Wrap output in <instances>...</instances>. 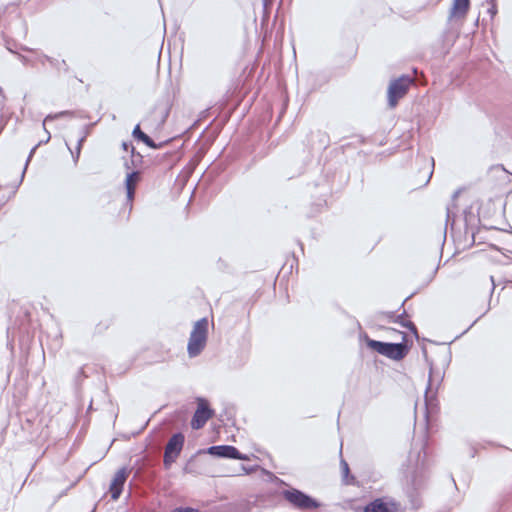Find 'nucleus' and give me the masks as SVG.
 Instances as JSON below:
<instances>
[{
    "instance_id": "f257e3e1",
    "label": "nucleus",
    "mask_w": 512,
    "mask_h": 512,
    "mask_svg": "<svg viewBox=\"0 0 512 512\" xmlns=\"http://www.w3.org/2000/svg\"><path fill=\"white\" fill-rule=\"evenodd\" d=\"M208 324V319L206 317L195 322L187 345V352L190 358L198 356L205 348L208 335Z\"/></svg>"
},
{
    "instance_id": "f03ea898",
    "label": "nucleus",
    "mask_w": 512,
    "mask_h": 512,
    "mask_svg": "<svg viewBox=\"0 0 512 512\" xmlns=\"http://www.w3.org/2000/svg\"><path fill=\"white\" fill-rule=\"evenodd\" d=\"M367 345L377 353L392 360H402L408 353V346L405 343H388L369 339Z\"/></svg>"
},
{
    "instance_id": "7ed1b4c3",
    "label": "nucleus",
    "mask_w": 512,
    "mask_h": 512,
    "mask_svg": "<svg viewBox=\"0 0 512 512\" xmlns=\"http://www.w3.org/2000/svg\"><path fill=\"white\" fill-rule=\"evenodd\" d=\"M282 496L294 508L301 511L315 510L320 506L316 499L295 488L283 490Z\"/></svg>"
},
{
    "instance_id": "20e7f679",
    "label": "nucleus",
    "mask_w": 512,
    "mask_h": 512,
    "mask_svg": "<svg viewBox=\"0 0 512 512\" xmlns=\"http://www.w3.org/2000/svg\"><path fill=\"white\" fill-rule=\"evenodd\" d=\"M412 83L413 79L407 75H402L391 81L388 87V104L390 107L396 106L398 100L407 93Z\"/></svg>"
},
{
    "instance_id": "39448f33",
    "label": "nucleus",
    "mask_w": 512,
    "mask_h": 512,
    "mask_svg": "<svg viewBox=\"0 0 512 512\" xmlns=\"http://www.w3.org/2000/svg\"><path fill=\"white\" fill-rule=\"evenodd\" d=\"M363 512H402L401 505L391 498H376L369 502Z\"/></svg>"
},
{
    "instance_id": "423d86ee",
    "label": "nucleus",
    "mask_w": 512,
    "mask_h": 512,
    "mask_svg": "<svg viewBox=\"0 0 512 512\" xmlns=\"http://www.w3.org/2000/svg\"><path fill=\"white\" fill-rule=\"evenodd\" d=\"M214 412L209 408L205 399H198L197 409L191 420V427L195 430L201 429L207 421L213 416Z\"/></svg>"
},
{
    "instance_id": "0eeeda50",
    "label": "nucleus",
    "mask_w": 512,
    "mask_h": 512,
    "mask_svg": "<svg viewBox=\"0 0 512 512\" xmlns=\"http://www.w3.org/2000/svg\"><path fill=\"white\" fill-rule=\"evenodd\" d=\"M207 452L210 455L221 457V458H229V459H239V460H247L248 457L239 452V450L231 445H217L211 446L208 448Z\"/></svg>"
},
{
    "instance_id": "6e6552de",
    "label": "nucleus",
    "mask_w": 512,
    "mask_h": 512,
    "mask_svg": "<svg viewBox=\"0 0 512 512\" xmlns=\"http://www.w3.org/2000/svg\"><path fill=\"white\" fill-rule=\"evenodd\" d=\"M129 471L126 467L120 468L114 475V478L110 484L109 491L111 494V498L113 500H118L122 491L124 484L127 480Z\"/></svg>"
},
{
    "instance_id": "1a4fd4ad",
    "label": "nucleus",
    "mask_w": 512,
    "mask_h": 512,
    "mask_svg": "<svg viewBox=\"0 0 512 512\" xmlns=\"http://www.w3.org/2000/svg\"><path fill=\"white\" fill-rule=\"evenodd\" d=\"M470 6L469 0H453L452 7L449 12V19H463Z\"/></svg>"
},
{
    "instance_id": "9d476101",
    "label": "nucleus",
    "mask_w": 512,
    "mask_h": 512,
    "mask_svg": "<svg viewBox=\"0 0 512 512\" xmlns=\"http://www.w3.org/2000/svg\"><path fill=\"white\" fill-rule=\"evenodd\" d=\"M184 441H185V437L182 433H180V432L175 433L168 440V443L166 444L164 452L179 456V454L182 451Z\"/></svg>"
},
{
    "instance_id": "9b49d317",
    "label": "nucleus",
    "mask_w": 512,
    "mask_h": 512,
    "mask_svg": "<svg viewBox=\"0 0 512 512\" xmlns=\"http://www.w3.org/2000/svg\"><path fill=\"white\" fill-rule=\"evenodd\" d=\"M22 428L28 432L27 439L29 441H36L42 438L43 426L40 422L35 424L31 420H26L22 425Z\"/></svg>"
},
{
    "instance_id": "f8f14e48",
    "label": "nucleus",
    "mask_w": 512,
    "mask_h": 512,
    "mask_svg": "<svg viewBox=\"0 0 512 512\" xmlns=\"http://www.w3.org/2000/svg\"><path fill=\"white\" fill-rule=\"evenodd\" d=\"M140 179V173L138 171H133L129 173L126 177L125 185H126V192H127V201L131 203L134 199L135 195V188L137 185V182Z\"/></svg>"
},
{
    "instance_id": "ddd939ff",
    "label": "nucleus",
    "mask_w": 512,
    "mask_h": 512,
    "mask_svg": "<svg viewBox=\"0 0 512 512\" xmlns=\"http://www.w3.org/2000/svg\"><path fill=\"white\" fill-rule=\"evenodd\" d=\"M132 136L137 139V140H140L142 142H144L148 147L150 148H159L161 146L160 145H157L147 134H145L141 128H140V125L137 124L133 131H132Z\"/></svg>"
},
{
    "instance_id": "4468645a",
    "label": "nucleus",
    "mask_w": 512,
    "mask_h": 512,
    "mask_svg": "<svg viewBox=\"0 0 512 512\" xmlns=\"http://www.w3.org/2000/svg\"><path fill=\"white\" fill-rule=\"evenodd\" d=\"M405 317L406 312L404 311L402 314L395 316L393 321L395 323H398L402 327L408 328L416 337H418L416 326L414 325L413 322L406 320Z\"/></svg>"
},
{
    "instance_id": "2eb2a0df",
    "label": "nucleus",
    "mask_w": 512,
    "mask_h": 512,
    "mask_svg": "<svg viewBox=\"0 0 512 512\" xmlns=\"http://www.w3.org/2000/svg\"><path fill=\"white\" fill-rule=\"evenodd\" d=\"M67 115H70V112L69 111H61L59 113H55V114H49L45 117L44 121H43V128L44 130L47 132L48 134V137L47 139L44 141V143H47L51 136H50V133L46 130V127H45V124L46 122L50 121V120H54V119H57V118H60V117H63V116H67Z\"/></svg>"
},
{
    "instance_id": "dca6fc26",
    "label": "nucleus",
    "mask_w": 512,
    "mask_h": 512,
    "mask_svg": "<svg viewBox=\"0 0 512 512\" xmlns=\"http://www.w3.org/2000/svg\"><path fill=\"white\" fill-rule=\"evenodd\" d=\"M88 133H89L88 126H84L80 131V137L77 142V156L80 155V153H81L82 145L85 142V140L88 136Z\"/></svg>"
},
{
    "instance_id": "f3484780",
    "label": "nucleus",
    "mask_w": 512,
    "mask_h": 512,
    "mask_svg": "<svg viewBox=\"0 0 512 512\" xmlns=\"http://www.w3.org/2000/svg\"><path fill=\"white\" fill-rule=\"evenodd\" d=\"M340 467L342 471L343 480L345 481L346 484L350 483L349 481H347L350 472L349 465L343 458L340 461Z\"/></svg>"
},
{
    "instance_id": "a211bd4d",
    "label": "nucleus",
    "mask_w": 512,
    "mask_h": 512,
    "mask_svg": "<svg viewBox=\"0 0 512 512\" xmlns=\"http://www.w3.org/2000/svg\"><path fill=\"white\" fill-rule=\"evenodd\" d=\"M42 143H43L42 141H41V142H39L38 144H36V145L31 149V151H30V153H29V155H28V158H27V160H26V163H25L24 169H23V171H22L21 181H22V180H23V178H24V175H25V172H26L27 166H28V164H29V162H30L31 158L33 157V155H34V153H35L36 149H37V148H38Z\"/></svg>"
},
{
    "instance_id": "6ab92c4d",
    "label": "nucleus",
    "mask_w": 512,
    "mask_h": 512,
    "mask_svg": "<svg viewBox=\"0 0 512 512\" xmlns=\"http://www.w3.org/2000/svg\"><path fill=\"white\" fill-rule=\"evenodd\" d=\"M178 456L164 452L163 463L166 468H169L172 463L176 461Z\"/></svg>"
},
{
    "instance_id": "aec40b11",
    "label": "nucleus",
    "mask_w": 512,
    "mask_h": 512,
    "mask_svg": "<svg viewBox=\"0 0 512 512\" xmlns=\"http://www.w3.org/2000/svg\"><path fill=\"white\" fill-rule=\"evenodd\" d=\"M487 13L490 15V18L493 19L494 16L497 14V6L494 1H491L489 3V7L487 9Z\"/></svg>"
},
{
    "instance_id": "412c9836",
    "label": "nucleus",
    "mask_w": 512,
    "mask_h": 512,
    "mask_svg": "<svg viewBox=\"0 0 512 512\" xmlns=\"http://www.w3.org/2000/svg\"><path fill=\"white\" fill-rule=\"evenodd\" d=\"M171 512H200V511L197 509H194V508H181L180 507V508H175Z\"/></svg>"
},
{
    "instance_id": "4be33fe9",
    "label": "nucleus",
    "mask_w": 512,
    "mask_h": 512,
    "mask_svg": "<svg viewBox=\"0 0 512 512\" xmlns=\"http://www.w3.org/2000/svg\"><path fill=\"white\" fill-rule=\"evenodd\" d=\"M122 148L125 150V151H128L129 149L131 150V153H132V157H134V147L131 143H127V142H123L122 143Z\"/></svg>"
},
{
    "instance_id": "5701e85b",
    "label": "nucleus",
    "mask_w": 512,
    "mask_h": 512,
    "mask_svg": "<svg viewBox=\"0 0 512 512\" xmlns=\"http://www.w3.org/2000/svg\"><path fill=\"white\" fill-rule=\"evenodd\" d=\"M70 151H71V154H72V157H73L74 162H75V163H77V162H78V159H79V157H80V155H78V156H77V146L75 147V150H74V151H73V150H71V149H70Z\"/></svg>"
},
{
    "instance_id": "b1692460",
    "label": "nucleus",
    "mask_w": 512,
    "mask_h": 512,
    "mask_svg": "<svg viewBox=\"0 0 512 512\" xmlns=\"http://www.w3.org/2000/svg\"><path fill=\"white\" fill-rule=\"evenodd\" d=\"M141 159H142V156H141L139 153H137V154H136V153L134 152V157H132V162H133V164H134L136 161L141 162Z\"/></svg>"
},
{
    "instance_id": "393cba45",
    "label": "nucleus",
    "mask_w": 512,
    "mask_h": 512,
    "mask_svg": "<svg viewBox=\"0 0 512 512\" xmlns=\"http://www.w3.org/2000/svg\"><path fill=\"white\" fill-rule=\"evenodd\" d=\"M45 58H46V60H47V61H49V62H50V64H51V65H53V66H57V64H59V62H58L57 60H55V59H53V58H51V57L46 56Z\"/></svg>"
},
{
    "instance_id": "a878e982",
    "label": "nucleus",
    "mask_w": 512,
    "mask_h": 512,
    "mask_svg": "<svg viewBox=\"0 0 512 512\" xmlns=\"http://www.w3.org/2000/svg\"><path fill=\"white\" fill-rule=\"evenodd\" d=\"M60 66L63 67L65 71L68 70L65 60H62L61 62H59V64H57L58 68H60Z\"/></svg>"
},
{
    "instance_id": "bb28decb",
    "label": "nucleus",
    "mask_w": 512,
    "mask_h": 512,
    "mask_svg": "<svg viewBox=\"0 0 512 512\" xmlns=\"http://www.w3.org/2000/svg\"><path fill=\"white\" fill-rule=\"evenodd\" d=\"M242 469L245 471V473H251L255 470V468H249V467H245V466H242Z\"/></svg>"
},
{
    "instance_id": "cd10ccee",
    "label": "nucleus",
    "mask_w": 512,
    "mask_h": 512,
    "mask_svg": "<svg viewBox=\"0 0 512 512\" xmlns=\"http://www.w3.org/2000/svg\"><path fill=\"white\" fill-rule=\"evenodd\" d=\"M432 388V379H431V375L429 376V383H428V387H427V390H426V393L431 390Z\"/></svg>"
},
{
    "instance_id": "c85d7f7f",
    "label": "nucleus",
    "mask_w": 512,
    "mask_h": 512,
    "mask_svg": "<svg viewBox=\"0 0 512 512\" xmlns=\"http://www.w3.org/2000/svg\"><path fill=\"white\" fill-rule=\"evenodd\" d=\"M270 2H271V0H263V6L265 8H267V6L269 5Z\"/></svg>"
},
{
    "instance_id": "c756f323",
    "label": "nucleus",
    "mask_w": 512,
    "mask_h": 512,
    "mask_svg": "<svg viewBox=\"0 0 512 512\" xmlns=\"http://www.w3.org/2000/svg\"><path fill=\"white\" fill-rule=\"evenodd\" d=\"M491 282H492L491 292H493L494 288H495V285H494V279H493L492 276H491Z\"/></svg>"
},
{
    "instance_id": "7c9ffc66",
    "label": "nucleus",
    "mask_w": 512,
    "mask_h": 512,
    "mask_svg": "<svg viewBox=\"0 0 512 512\" xmlns=\"http://www.w3.org/2000/svg\"><path fill=\"white\" fill-rule=\"evenodd\" d=\"M3 93V89L0 87V95H2Z\"/></svg>"
}]
</instances>
